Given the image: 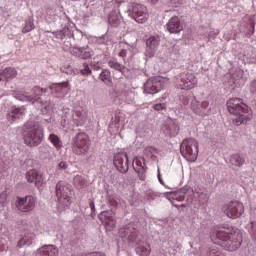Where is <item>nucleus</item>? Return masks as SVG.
I'll return each instance as SVG.
<instances>
[{
    "mask_svg": "<svg viewBox=\"0 0 256 256\" xmlns=\"http://www.w3.org/2000/svg\"><path fill=\"white\" fill-rule=\"evenodd\" d=\"M211 241L226 251H237L243 243V234L229 225L219 226L211 234Z\"/></svg>",
    "mask_w": 256,
    "mask_h": 256,
    "instance_id": "nucleus-1",
    "label": "nucleus"
},
{
    "mask_svg": "<svg viewBox=\"0 0 256 256\" xmlns=\"http://www.w3.org/2000/svg\"><path fill=\"white\" fill-rule=\"evenodd\" d=\"M21 135L27 147H39L45 139V131L39 122L34 120H29L23 125Z\"/></svg>",
    "mask_w": 256,
    "mask_h": 256,
    "instance_id": "nucleus-2",
    "label": "nucleus"
},
{
    "mask_svg": "<svg viewBox=\"0 0 256 256\" xmlns=\"http://www.w3.org/2000/svg\"><path fill=\"white\" fill-rule=\"evenodd\" d=\"M119 236L125 243H136L135 251L139 256H149L151 253V246L147 242L139 239L137 229L133 224H128L119 230Z\"/></svg>",
    "mask_w": 256,
    "mask_h": 256,
    "instance_id": "nucleus-3",
    "label": "nucleus"
},
{
    "mask_svg": "<svg viewBox=\"0 0 256 256\" xmlns=\"http://www.w3.org/2000/svg\"><path fill=\"white\" fill-rule=\"evenodd\" d=\"M49 91L48 88H41L39 86H34L31 89V94L24 93V94H15L14 97L18 101H23L24 103H31L32 105H39L41 107L42 113L46 114L55 107V104H52L49 101L41 100V95L43 93H47Z\"/></svg>",
    "mask_w": 256,
    "mask_h": 256,
    "instance_id": "nucleus-4",
    "label": "nucleus"
},
{
    "mask_svg": "<svg viewBox=\"0 0 256 256\" xmlns=\"http://www.w3.org/2000/svg\"><path fill=\"white\" fill-rule=\"evenodd\" d=\"M164 197L170 201L174 207H189L193 204L195 192L191 187H183L174 192L164 193Z\"/></svg>",
    "mask_w": 256,
    "mask_h": 256,
    "instance_id": "nucleus-5",
    "label": "nucleus"
},
{
    "mask_svg": "<svg viewBox=\"0 0 256 256\" xmlns=\"http://www.w3.org/2000/svg\"><path fill=\"white\" fill-rule=\"evenodd\" d=\"M227 109L231 115H235L233 120L234 125H242L247 121V113H249V106L243 103L241 98H231L227 101Z\"/></svg>",
    "mask_w": 256,
    "mask_h": 256,
    "instance_id": "nucleus-6",
    "label": "nucleus"
},
{
    "mask_svg": "<svg viewBox=\"0 0 256 256\" xmlns=\"http://www.w3.org/2000/svg\"><path fill=\"white\" fill-rule=\"evenodd\" d=\"M180 153L184 159L191 163L197 161L199 155V143L194 138H186L180 145Z\"/></svg>",
    "mask_w": 256,
    "mask_h": 256,
    "instance_id": "nucleus-7",
    "label": "nucleus"
},
{
    "mask_svg": "<svg viewBox=\"0 0 256 256\" xmlns=\"http://www.w3.org/2000/svg\"><path fill=\"white\" fill-rule=\"evenodd\" d=\"M71 188L63 182L56 184V197H58L57 211L61 213L65 208L71 205Z\"/></svg>",
    "mask_w": 256,
    "mask_h": 256,
    "instance_id": "nucleus-8",
    "label": "nucleus"
},
{
    "mask_svg": "<svg viewBox=\"0 0 256 256\" xmlns=\"http://www.w3.org/2000/svg\"><path fill=\"white\" fill-rule=\"evenodd\" d=\"M91 147V140L87 133H78L72 141V150L75 155H87Z\"/></svg>",
    "mask_w": 256,
    "mask_h": 256,
    "instance_id": "nucleus-9",
    "label": "nucleus"
},
{
    "mask_svg": "<svg viewBox=\"0 0 256 256\" xmlns=\"http://www.w3.org/2000/svg\"><path fill=\"white\" fill-rule=\"evenodd\" d=\"M128 15L131 19H134L136 23H146L149 19V11L147 6L140 3H130L128 5Z\"/></svg>",
    "mask_w": 256,
    "mask_h": 256,
    "instance_id": "nucleus-10",
    "label": "nucleus"
},
{
    "mask_svg": "<svg viewBox=\"0 0 256 256\" xmlns=\"http://www.w3.org/2000/svg\"><path fill=\"white\" fill-rule=\"evenodd\" d=\"M176 87L185 91L197 87V77L193 73L183 72L176 76Z\"/></svg>",
    "mask_w": 256,
    "mask_h": 256,
    "instance_id": "nucleus-11",
    "label": "nucleus"
},
{
    "mask_svg": "<svg viewBox=\"0 0 256 256\" xmlns=\"http://www.w3.org/2000/svg\"><path fill=\"white\" fill-rule=\"evenodd\" d=\"M167 85V79L156 76L147 80L144 84V93L146 95H155V93H159V91L165 89Z\"/></svg>",
    "mask_w": 256,
    "mask_h": 256,
    "instance_id": "nucleus-12",
    "label": "nucleus"
},
{
    "mask_svg": "<svg viewBox=\"0 0 256 256\" xmlns=\"http://www.w3.org/2000/svg\"><path fill=\"white\" fill-rule=\"evenodd\" d=\"M245 212V206L239 201L229 202L224 206V213L230 219H238Z\"/></svg>",
    "mask_w": 256,
    "mask_h": 256,
    "instance_id": "nucleus-13",
    "label": "nucleus"
},
{
    "mask_svg": "<svg viewBox=\"0 0 256 256\" xmlns=\"http://www.w3.org/2000/svg\"><path fill=\"white\" fill-rule=\"evenodd\" d=\"M188 101H191L190 107L196 115H200L201 117L209 115V101L204 100L201 102L195 96H189Z\"/></svg>",
    "mask_w": 256,
    "mask_h": 256,
    "instance_id": "nucleus-14",
    "label": "nucleus"
},
{
    "mask_svg": "<svg viewBox=\"0 0 256 256\" xmlns=\"http://www.w3.org/2000/svg\"><path fill=\"white\" fill-rule=\"evenodd\" d=\"M65 51H69L73 55V57H77V59H82L83 61H87L88 59H91L93 55H95V52H93V49H91L89 46H83V47H68L65 48Z\"/></svg>",
    "mask_w": 256,
    "mask_h": 256,
    "instance_id": "nucleus-15",
    "label": "nucleus"
},
{
    "mask_svg": "<svg viewBox=\"0 0 256 256\" xmlns=\"http://www.w3.org/2000/svg\"><path fill=\"white\" fill-rule=\"evenodd\" d=\"M35 198L33 196L26 197H17L16 200V209L20 211V213H29L35 209Z\"/></svg>",
    "mask_w": 256,
    "mask_h": 256,
    "instance_id": "nucleus-16",
    "label": "nucleus"
},
{
    "mask_svg": "<svg viewBox=\"0 0 256 256\" xmlns=\"http://www.w3.org/2000/svg\"><path fill=\"white\" fill-rule=\"evenodd\" d=\"M114 167L119 173H127L129 171V156L122 152L114 155Z\"/></svg>",
    "mask_w": 256,
    "mask_h": 256,
    "instance_id": "nucleus-17",
    "label": "nucleus"
},
{
    "mask_svg": "<svg viewBox=\"0 0 256 256\" xmlns=\"http://www.w3.org/2000/svg\"><path fill=\"white\" fill-rule=\"evenodd\" d=\"M161 38L159 36H150L146 39V50L144 52L145 57L151 59L155 57V53H157V49H159V43Z\"/></svg>",
    "mask_w": 256,
    "mask_h": 256,
    "instance_id": "nucleus-18",
    "label": "nucleus"
},
{
    "mask_svg": "<svg viewBox=\"0 0 256 256\" xmlns=\"http://www.w3.org/2000/svg\"><path fill=\"white\" fill-rule=\"evenodd\" d=\"M179 131V122L177 120H169L161 128V132L165 137H177Z\"/></svg>",
    "mask_w": 256,
    "mask_h": 256,
    "instance_id": "nucleus-19",
    "label": "nucleus"
},
{
    "mask_svg": "<svg viewBox=\"0 0 256 256\" xmlns=\"http://www.w3.org/2000/svg\"><path fill=\"white\" fill-rule=\"evenodd\" d=\"M133 169L138 173L139 179L145 181V173H147V164H145V158L136 157L133 160Z\"/></svg>",
    "mask_w": 256,
    "mask_h": 256,
    "instance_id": "nucleus-20",
    "label": "nucleus"
},
{
    "mask_svg": "<svg viewBox=\"0 0 256 256\" xmlns=\"http://www.w3.org/2000/svg\"><path fill=\"white\" fill-rule=\"evenodd\" d=\"M59 255V248L53 244H45L38 248L35 256H57Z\"/></svg>",
    "mask_w": 256,
    "mask_h": 256,
    "instance_id": "nucleus-21",
    "label": "nucleus"
},
{
    "mask_svg": "<svg viewBox=\"0 0 256 256\" xmlns=\"http://www.w3.org/2000/svg\"><path fill=\"white\" fill-rule=\"evenodd\" d=\"M98 219L101 221L105 227H108L110 230L115 227V218L113 217V210H106L101 212L98 215Z\"/></svg>",
    "mask_w": 256,
    "mask_h": 256,
    "instance_id": "nucleus-22",
    "label": "nucleus"
},
{
    "mask_svg": "<svg viewBox=\"0 0 256 256\" xmlns=\"http://www.w3.org/2000/svg\"><path fill=\"white\" fill-rule=\"evenodd\" d=\"M72 118L77 127H82L87 121V111L83 108H76L72 113Z\"/></svg>",
    "mask_w": 256,
    "mask_h": 256,
    "instance_id": "nucleus-23",
    "label": "nucleus"
},
{
    "mask_svg": "<svg viewBox=\"0 0 256 256\" xmlns=\"http://www.w3.org/2000/svg\"><path fill=\"white\" fill-rule=\"evenodd\" d=\"M28 183H34L35 187L39 189L43 185V176L35 169L29 170L26 173Z\"/></svg>",
    "mask_w": 256,
    "mask_h": 256,
    "instance_id": "nucleus-24",
    "label": "nucleus"
},
{
    "mask_svg": "<svg viewBox=\"0 0 256 256\" xmlns=\"http://www.w3.org/2000/svg\"><path fill=\"white\" fill-rule=\"evenodd\" d=\"M169 33H181L183 31V24H181V19L177 16H173L166 24Z\"/></svg>",
    "mask_w": 256,
    "mask_h": 256,
    "instance_id": "nucleus-25",
    "label": "nucleus"
},
{
    "mask_svg": "<svg viewBox=\"0 0 256 256\" xmlns=\"http://www.w3.org/2000/svg\"><path fill=\"white\" fill-rule=\"evenodd\" d=\"M17 77V70L13 67H7L0 71V82L1 81H13Z\"/></svg>",
    "mask_w": 256,
    "mask_h": 256,
    "instance_id": "nucleus-26",
    "label": "nucleus"
},
{
    "mask_svg": "<svg viewBox=\"0 0 256 256\" xmlns=\"http://www.w3.org/2000/svg\"><path fill=\"white\" fill-rule=\"evenodd\" d=\"M35 239L34 234L25 233L17 243V249H23V247H30V245H33V241Z\"/></svg>",
    "mask_w": 256,
    "mask_h": 256,
    "instance_id": "nucleus-27",
    "label": "nucleus"
},
{
    "mask_svg": "<svg viewBox=\"0 0 256 256\" xmlns=\"http://www.w3.org/2000/svg\"><path fill=\"white\" fill-rule=\"evenodd\" d=\"M52 35H54L56 39L63 41V39H71V37H73V30L69 27H65L62 30L52 32Z\"/></svg>",
    "mask_w": 256,
    "mask_h": 256,
    "instance_id": "nucleus-28",
    "label": "nucleus"
},
{
    "mask_svg": "<svg viewBox=\"0 0 256 256\" xmlns=\"http://www.w3.org/2000/svg\"><path fill=\"white\" fill-rule=\"evenodd\" d=\"M108 23L110 27H119L121 25V19L119 18V12L112 10L108 16Z\"/></svg>",
    "mask_w": 256,
    "mask_h": 256,
    "instance_id": "nucleus-29",
    "label": "nucleus"
},
{
    "mask_svg": "<svg viewBox=\"0 0 256 256\" xmlns=\"http://www.w3.org/2000/svg\"><path fill=\"white\" fill-rule=\"evenodd\" d=\"M20 115H25V109L23 108H13L11 112L8 113V121L12 123L19 119Z\"/></svg>",
    "mask_w": 256,
    "mask_h": 256,
    "instance_id": "nucleus-30",
    "label": "nucleus"
},
{
    "mask_svg": "<svg viewBox=\"0 0 256 256\" xmlns=\"http://www.w3.org/2000/svg\"><path fill=\"white\" fill-rule=\"evenodd\" d=\"M230 164L234 167H242V165H245V158L241 157L239 154H233L230 157Z\"/></svg>",
    "mask_w": 256,
    "mask_h": 256,
    "instance_id": "nucleus-31",
    "label": "nucleus"
},
{
    "mask_svg": "<svg viewBox=\"0 0 256 256\" xmlns=\"http://www.w3.org/2000/svg\"><path fill=\"white\" fill-rule=\"evenodd\" d=\"M10 201H11V192L9 190L3 191L0 194V205L2 207H7Z\"/></svg>",
    "mask_w": 256,
    "mask_h": 256,
    "instance_id": "nucleus-32",
    "label": "nucleus"
},
{
    "mask_svg": "<svg viewBox=\"0 0 256 256\" xmlns=\"http://www.w3.org/2000/svg\"><path fill=\"white\" fill-rule=\"evenodd\" d=\"M108 66L110 69H114V71H119L120 73H124L125 66L119 63L116 59H111L108 61Z\"/></svg>",
    "mask_w": 256,
    "mask_h": 256,
    "instance_id": "nucleus-33",
    "label": "nucleus"
},
{
    "mask_svg": "<svg viewBox=\"0 0 256 256\" xmlns=\"http://www.w3.org/2000/svg\"><path fill=\"white\" fill-rule=\"evenodd\" d=\"M79 73L83 75V77H89L93 73V70H91V64L84 62L80 68Z\"/></svg>",
    "mask_w": 256,
    "mask_h": 256,
    "instance_id": "nucleus-34",
    "label": "nucleus"
},
{
    "mask_svg": "<svg viewBox=\"0 0 256 256\" xmlns=\"http://www.w3.org/2000/svg\"><path fill=\"white\" fill-rule=\"evenodd\" d=\"M67 87H69V82H61L50 85L49 89L52 91V93H61V89H67Z\"/></svg>",
    "mask_w": 256,
    "mask_h": 256,
    "instance_id": "nucleus-35",
    "label": "nucleus"
},
{
    "mask_svg": "<svg viewBox=\"0 0 256 256\" xmlns=\"http://www.w3.org/2000/svg\"><path fill=\"white\" fill-rule=\"evenodd\" d=\"M100 81L103 83H111V71L107 69H102L100 75H99Z\"/></svg>",
    "mask_w": 256,
    "mask_h": 256,
    "instance_id": "nucleus-36",
    "label": "nucleus"
},
{
    "mask_svg": "<svg viewBox=\"0 0 256 256\" xmlns=\"http://www.w3.org/2000/svg\"><path fill=\"white\" fill-rule=\"evenodd\" d=\"M48 139L56 149H61V147H63V145L61 144V139L56 134H50Z\"/></svg>",
    "mask_w": 256,
    "mask_h": 256,
    "instance_id": "nucleus-37",
    "label": "nucleus"
},
{
    "mask_svg": "<svg viewBox=\"0 0 256 256\" xmlns=\"http://www.w3.org/2000/svg\"><path fill=\"white\" fill-rule=\"evenodd\" d=\"M33 29H35V23L33 22V18L30 17L26 20L22 33H30V31H33Z\"/></svg>",
    "mask_w": 256,
    "mask_h": 256,
    "instance_id": "nucleus-38",
    "label": "nucleus"
},
{
    "mask_svg": "<svg viewBox=\"0 0 256 256\" xmlns=\"http://www.w3.org/2000/svg\"><path fill=\"white\" fill-rule=\"evenodd\" d=\"M73 183H74L76 189H83V187H85V185H86L85 179L82 178V176H80V175H76L74 177Z\"/></svg>",
    "mask_w": 256,
    "mask_h": 256,
    "instance_id": "nucleus-39",
    "label": "nucleus"
},
{
    "mask_svg": "<svg viewBox=\"0 0 256 256\" xmlns=\"http://www.w3.org/2000/svg\"><path fill=\"white\" fill-rule=\"evenodd\" d=\"M9 249V244L7 236L0 235V251H7Z\"/></svg>",
    "mask_w": 256,
    "mask_h": 256,
    "instance_id": "nucleus-40",
    "label": "nucleus"
},
{
    "mask_svg": "<svg viewBox=\"0 0 256 256\" xmlns=\"http://www.w3.org/2000/svg\"><path fill=\"white\" fill-rule=\"evenodd\" d=\"M145 195L147 199H152V200L157 199V197H161V193L155 192L152 189L146 190Z\"/></svg>",
    "mask_w": 256,
    "mask_h": 256,
    "instance_id": "nucleus-41",
    "label": "nucleus"
},
{
    "mask_svg": "<svg viewBox=\"0 0 256 256\" xmlns=\"http://www.w3.org/2000/svg\"><path fill=\"white\" fill-rule=\"evenodd\" d=\"M198 201H199L200 205H203V207H205V205H207V203L209 201V197L207 196V194L201 193L198 196Z\"/></svg>",
    "mask_w": 256,
    "mask_h": 256,
    "instance_id": "nucleus-42",
    "label": "nucleus"
},
{
    "mask_svg": "<svg viewBox=\"0 0 256 256\" xmlns=\"http://www.w3.org/2000/svg\"><path fill=\"white\" fill-rule=\"evenodd\" d=\"M153 109H155V111H163V110L167 109V104H165V103L154 104Z\"/></svg>",
    "mask_w": 256,
    "mask_h": 256,
    "instance_id": "nucleus-43",
    "label": "nucleus"
},
{
    "mask_svg": "<svg viewBox=\"0 0 256 256\" xmlns=\"http://www.w3.org/2000/svg\"><path fill=\"white\" fill-rule=\"evenodd\" d=\"M250 234L253 239H256V221H252L250 224Z\"/></svg>",
    "mask_w": 256,
    "mask_h": 256,
    "instance_id": "nucleus-44",
    "label": "nucleus"
},
{
    "mask_svg": "<svg viewBox=\"0 0 256 256\" xmlns=\"http://www.w3.org/2000/svg\"><path fill=\"white\" fill-rule=\"evenodd\" d=\"M90 68L92 69V71H103V69L101 68V64L98 63H93L90 62Z\"/></svg>",
    "mask_w": 256,
    "mask_h": 256,
    "instance_id": "nucleus-45",
    "label": "nucleus"
},
{
    "mask_svg": "<svg viewBox=\"0 0 256 256\" xmlns=\"http://www.w3.org/2000/svg\"><path fill=\"white\" fill-rule=\"evenodd\" d=\"M250 93H256V79L252 80L250 83Z\"/></svg>",
    "mask_w": 256,
    "mask_h": 256,
    "instance_id": "nucleus-46",
    "label": "nucleus"
},
{
    "mask_svg": "<svg viewBox=\"0 0 256 256\" xmlns=\"http://www.w3.org/2000/svg\"><path fill=\"white\" fill-rule=\"evenodd\" d=\"M157 177H158L159 183H161V185H165V182L163 181V178L161 177V168H158V170H157Z\"/></svg>",
    "mask_w": 256,
    "mask_h": 256,
    "instance_id": "nucleus-47",
    "label": "nucleus"
},
{
    "mask_svg": "<svg viewBox=\"0 0 256 256\" xmlns=\"http://www.w3.org/2000/svg\"><path fill=\"white\" fill-rule=\"evenodd\" d=\"M119 57H121L122 59H125V57H127V50L126 49H122L119 52Z\"/></svg>",
    "mask_w": 256,
    "mask_h": 256,
    "instance_id": "nucleus-48",
    "label": "nucleus"
},
{
    "mask_svg": "<svg viewBox=\"0 0 256 256\" xmlns=\"http://www.w3.org/2000/svg\"><path fill=\"white\" fill-rule=\"evenodd\" d=\"M67 167H68V165H67V163L66 162H60L59 164H58V168H60V169H63V170H65V169H67Z\"/></svg>",
    "mask_w": 256,
    "mask_h": 256,
    "instance_id": "nucleus-49",
    "label": "nucleus"
},
{
    "mask_svg": "<svg viewBox=\"0 0 256 256\" xmlns=\"http://www.w3.org/2000/svg\"><path fill=\"white\" fill-rule=\"evenodd\" d=\"M168 251H169L170 255H177V248H175V247L168 248Z\"/></svg>",
    "mask_w": 256,
    "mask_h": 256,
    "instance_id": "nucleus-50",
    "label": "nucleus"
},
{
    "mask_svg": "<svg viewBox=\"0 0 256 256\" xmlns=\"http://www.w3.org/2000/svg\"><path fill=\"white\" fill-rule=\"evenodd\" d=\"M112 4L114 5L115 8H117V7H119L121 5V1L114 0V1H112Z\"/></svg>",
    "mask_w": 256,
    "mask_h": 256,
    "instance_id": "nucleus-51",
    "label": "nucleus"
},
{
    "mask_svg": "<svg viewBox=\"0 0 256 256\" xmlns=\"http://www.w3.org/2000/svg\"><path fill=\"white\" fill-rule=\"evenodd\" d=\"M89 205L92 213H95V202L91 201Z\"/></svg>",
    "mask_w": 256,
    "mask_h": 256,
    "instance_id": "nucleus-52",
    "label": "nucleus"
},
{
    "mask_svg": "<svg viewBox=\"0 0 256 256\" xmlns=\"http://www.w3.org/2000/svg\"><path fill=\"white\" fill-rule=\"evenodd\" d=\"M150 3L152 5H157V3H159V0H150Z\"/></svg>",
    "mask_w": 256,
    "mask_h": 256,
    "instance_id": "nucleus-53",
    "label": "nucleus"
},
{
    "mask_svg": "<svg viewBox=\"0 0 256 256\" xmlns=\"http://www.w3.org/2000/svg\"><path fill=\"white\" fill-rule=\"evenodd\" d=\"M38 149L41 153L43 152V146H40Z\"/></svg>",
    "mask_w": 256,
    "mask_h": 256,
    "instance_id": "nucleus-54",
    "label": "nucleus"
},
{
    "mask_svg": "<svg viewBox=\"0 0 256 256\" xmlns=\"http://www.w3.org/2000/svg\"><path fill=\"white\" fill-rule=\"evenodd\" d=\"M71 1H79V0H71Z\"/></svg>",
    "mask_w": 256,
    "mask_h": 256,
    "instance_id": "nucleus-55",
    "label": "nucleus"
}]
</instances>
